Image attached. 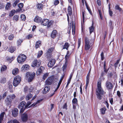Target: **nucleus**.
<instances>
[{
  "label": "nucleus",
  "mask_w": 123,
  "mask_h": 123,
  "mask_svg": "<svg viewBox=\"0 0 123 123\" xmlns=\"http://www.w3.org/2000/svg\"><path fill=\"white\" fill-rule=\"evenodd\" d=\"M54 48H51L49 49L46 53V56L47 59L48 60H50L51 58L50 53L54 49Z\"/></svg>",
  "instance_id": "9d476101"
},
{
  "label": "nucleus",
  "mask_w": 123,
  "mask_h": 123,
  "mask_svg": "<svg viewBox=\"0 0 123 123\" xmlns=\"http://www.w3.org/2000/svg\"><path fill=\"white\" fill-rule=\"evenodd\" d=\"M41 64V61L40 60H35L33 61L31 65V66L32 67H39Z\"/></svg>",
  "instance_id": "0eeeda50"
},
{
  "label": "nucleus",
  "mask_w": 123,
  "mask_h": 123,
  "mask_svg": "<svg viewBox=\"0 0 123 123\" xmlns=\"http://www.w3.org/2000/svg\"><path fill=\"white\" fill-rule=\"evenodd\" d=\"M70 46L69 44L67 42L65 43L62 46V49H66V50H68L69 47Z\"/></svg>",
  "instance_id": "f3484780"
},
{
  "label": "nucleus",
  "mask_w": 123,
  "mask_h": 123,
  "mask_svg": "<svg viewBox=\"0 0 123 123\" xmlns=\"http://www.w3.org/2000/svg\"><path fill=\"white\" fill-rule=\"evenodd\" d=\"M7 96H9V98H11V100L13 99L16 96L14 94H12L10 95H8Z\"/></svg>",
  "instance_id": "49530a36"
},
{
  "label": "nucleus",
  "mask_w": 123,
  "mask_h": 123,
  "mask_svg": "<svg viewBox=\"0 0 123 123\" xmlns=\"http://www.w3.org/2000/svg\"><path fill=\"white\" fill-rule=\"evenodd\" d=\"M90 39L88 37L85 38V50H88L90 48V43L89 42Z\"/></svg>",
  "instance_id": "6e6552de"
},
{
  "label": "nucleus",
  "mask_w": 123,
  "mask_h": 123,
  "mask_svg": "<svg viewBox=\"0 0 123 123\" xmlns=\"http://www.w3.org/2000/svg\"><path fill=\"white\" fill-rule=\"evenodd\" d=\"M68 11L69 15H71L72 13V10L70 6L68 7Z\"/></svg>",
  "instance_id": "ea45409f"
},
{
  "label": "nucleus",
  "mask_w": 123,
  "mask_h": 123,
  "mask_svg": "<svg viewBox=\"0 0 123 123\" xmlns=\"http://www.w3.org/2000/svg\"><path fill=\"white\" fill-rule=\"evenodd\" d=\"M42 18L37 16L35 18L34 21L35 22L37 23H41Z\"/></svg>",
  "instance_id": "4be33fe9"
},
{
  "label": "nucleus",
  "mask_w": 123,
  "mask_h": 123,
  "mask_svg": "<svg viewBox=\"0 0 123 123\" xmlns=\"http://www.w3.org/2000/svg\"><path fill=\"white\" fill-rule=\"evenodd\" d=\"M18 6L20 9H21L23 7V4L22 3H20L18 5Z\"/></svg>",
  "instance_id": "bf43d9fd"
},
{
  "label": "nucleus",
  "mask_w": 123,
  "mask_h": 123,
  "mask_svg": "<svg viewBox=\"0 0 123 123\" xmlns=\"http://www.w3.org/2000/svg\"><path fill=\"white\" fill-rule=\"evenodd\" d=\"M49 73H46L45 74L43 75V80H45V79L48 77V76Z\"/></svg>",
  "instance_id": "603ef678"
},
{
  "label": "nucleus",
  "mask_w": 123,
  "mask_h": 123,
  "mask_svg": "<svg viewBox=\"0 0 123 123\" xmlns=\"http://www.w3.org/2000/svg\"><path fill=\"white\" fill-rule=\"evenodd\" d=\"M26 102L24 101H22L18 105V108H24V106L25 105Z\"/></svg>",
  "instance_id": "b1692460"
},
{
  "label": "nucleus",
  "mask_w": 123,
  "mask_h": 123,
  "mask_svg": "<svg viewBox=\"0 0 123 123\" xmlns=\"http://www.w3.org/2000/svg\"><path fill=\"white\" fill-rule=\"evenodd\" d=\"M115 9L116 10H118L119 11H121V8H120L119 6L118 5H117L115 7Z\"/></svg>",
  "instance_id": "680f3d73"
},
{
  "label": "nucleus",
  "mask_w": 123,
  "mask_h": 123,
  "mask_svg": "<svg viewBox=\"0 0 123 123\" xmlns=\"http://www.w3.org/2000/svg\"><path fill=\"white\" fill-rule=\"evenodd\" d=\"M7 123H19L16 120L14 119L13 120H11L9 121Z\"/></svg>",
  "instance_id": "58836bf2"
},
{
  "label": "nucleus",
  "mask_w": 123,
  "mask_h": 123,
  "mask_svg": "<svg viewBox=\"0 0 123 123\" xmlns=\"http://www.w3.org/2000/svg\"><path fill=\"white\" fill-rule=\"evenodd\" d=\"M21 117L22 121L24 122H26L28 119V115L26 113L22 114L21 115Z\"/></svg>",
  "instance_id": "1a4fd4ad"
},
{
  "label": "nucleus",
  "mask_w": 123,
  "mask_h": 123,
  "mask_svg": "<svg viewBox=\"0 0 123 123\" xmlns=\"http://www.w3.org/2000/svg\"><path fill=\"white\" fill-rule=\"evenodd\" d=\"M77 99L75 98H74L72 100V103L73 104H76L77 102Z\"/></svg>",
  "instance_id": "5fc2aeb1"
},
{
  "label": "nucleus",
  "mask_w": 123,
  "mask_h": 123,
  "mask_svg": "<svg viewBox=\"0 0 123 123\" xmlns=\"http://www.w3.org/2000/svg\"><path fill=\"white\" fill-rule=\"evenodd\" d=\"M101 59L102 60H103L104 58V53L103 52H102L101 54Z\"/></svg>",
  "instance_id": "774afa93"
},
{
  "label": "nucleus",
  "mask_w": 123,
  "mask_h": 123,
  "mask_svg": "<svg viewBox=\"0 0 123 123\" xmlns=\"http://www.w3.org/2000/svg\"><path fill=\"white\" fill-rule=\"evenodd\" d=\"M97 87V95L98 98L99 99H101V96L100 94L103 95L105 92L101 87V82L100 81H98Z\"/></svg>",
  "instance_id": "f257e3e1"
},
{
  "label": "nucleus",
  "mask_w": 123,
  "mask_h": 123,
  "mask_svg": "<svg viewBox=\"0 0 123 123\" xmlns=\"http://www.w3.org/2000/svg\"><path fill=\"white\" fill-rule=\"evenodd\" d=\"M6 79L5 78H3L0 80V82L2 84H4L6 82Z\"/></svg>",
  "instance_id": "09e8293b"
},
{
  "label": "nucleus",
  "mask_w": 123,
  "mask_h": 123,
  "mask_svg": "<svg viewBox=\"0 0 123 123\" xmlns=\"http://www.w3.org/2000/svg\"><path fill=\"white\" fill-rule=\"evenodd\" d=\"M41 45V42L40 41H37L36 43L35 47L36 49L39 47Z\"/></svg>",
  "instance_id": "72a5a7b5"
},
{
  "label": "nucleus",
  "mask_w": 123,
  "mask_h": 123,
  "mask_svg": "<svg viewBox=\"0 0 123 123\" xmlns=\"http://www.w3.org/2000/svg\"><path fill=\"white\" fill-rule=\"evenodd\" d=\"M18 68H15L12 71V74L14 75H16L18 73Z\"/></svg>",
  "instance_id": "c85d7f7f"
},
{
  "label": "nucleus",
  "mask_w": 123,
  "mask_h": 123,
  "mask_svg": "<svg viewBox=\"0 0 123 123\" xmlns=\"http://www.w3.org/2000/svg\"><path fill=\"white\" fill-rule=\"evenodd\" d=\"M93 22L92 25L89 28L90 30V33L91 34L92 32L94 30V27L93 26Z\"/></svg>",
  "instance_id": "7c9ffc66"
},
{
  "label": "nucleus",
  "mask_w": 123,
  "mask_h": 123,
  "mask_svg": "<svg viewBox=\"0 0 123 123\" xmlns=\"http://www.w3.org/2000/svg\"><path fill=\"white\" fill-rule=\"evenodd\" d=\"M44 69V68L43 66H41L37 70L36 74L37 75H39L43 73Z\"/></svg>",
  "instance_id": "ddd939ff"
},
{
  "label": "nucleus",
  "mask_w": 123,
  "mask_h": 123,
  "mask_svg": "<svg viewBox=\"0 0 123 123\" xmlns=\"http://www.w3.org/2000/svg\"><path fill=\"white\" fill-rule=\"evenodd\" d=\"M15 11L13 9L9 13V16L10 17L12 16L15 13Z\"/></svg>",
  "instance_id": "e433bc0d"
},
{
  "label": "nucleus",
  "mask_w": 123,
  "mask_h": 123,
  "mask_svg": "<svg viewBox=\"0 0 123 123\" xmlns=\"http://www.w3.org/2000/svg\"><path fill=\"white\" fill-rule=\"evenodd\" d=\"M40 102V100H38L36 103H34L33 104H32L31 106H35L37 104H38Z\"/></svg>",
  "instance_id": "4d7b16f0"
},
{
  "label": "nucleus",
  "mask_w": 123,
  "mask_h": 123,
  "mask_svg": "<svg viewBox=\"0 0 123 123\" xmlns=\"http://www.w3.org/2000/svg\"><path fill=\"white\" fill-rule=\"evenodd\" d=\"M63 77L62 76L61 78H60V80L59 81V83L58 84V86L56 88V89L55 90V92L57 91V90L59 88L61 83L63 79Z\"/></svg>",
  "instance_id": "a878e982"
},
{
  "label": "nucleus",
  "mask_w": 123,
  "mask_h": 123,
  "mask_svg": "<svg viewBox=\"0 0 123 123\" xmlns=\"http://www.w3.org/2000/svg\"><path fill=\"white\" fill-rule=\"evenodd\" d=\"M19 18V16L18 15H15L13 17V19L14 20L17 21L18 20Z\"/></svg>",
  "instance_id": "79ce46f5"
},
{
  "label": "nucleus",
  "mask_w": 123,
  "mask_h": 123,
  "mask_svg": "<svg viewBox=\"0 0 123 123\" xmlns=\"http://www.w3.org/2000/svg\"><path fill=\"white\" fill-rule=\"evenodd\" d=\"M43 5L41 4H38L37 6L38 9L39 10H41L42 8Z\"/></svg>",
  "instance_id": "a18cd8bd"
},
{
  "label": "nucleus",
  "mask_w": 123,
  "mask_h": 123,
  "mask_svg": "<svg viewBox=\"0 0 123 123\" xmlns=\"http://www.w3.org/2000/svg\"><path fill=\"white\" fill-rule=\"evenodd\" d=\"M53 77H49L45 81L46 84L47 85H50L53 82Z\"/></svg>",
  "instance_id": "9b49d317"
},
{
  "label": "nucleus",
  "mask_w": 123,
  "mask_h": 123,
  "mask_svg": "<svg viewBox=\"0 0 123 123\" xmlns=\"http://www.w3.org/2000/svg\"><path fill=\"white\" fill-rule=\"evenodd\" d=\"M80 6L81 7L82 11V14L83 16V20L81 21V30L82 32L84 33L83 29L84 28V0H80Z\"/></svg>",
  "instance_id": "f03ea898"
},
{
  "label": "nucleus",
  "mask_w": 123,
  "mask_h": 123,
  "mask_svg": "<svg viewBox=\"0 0 123 123\" xmlns=\"http://www.w3.org/2000/svg\"><path fill=\"white\" fill-rule=\"evenodd\" d=\"M55 62V60L54 59H52L48 63V66L50 67H52L54 65Z\"/></svg>",
  "instance_id": "4468645a"
},
{
  "label": "nucleus",
  "mask_w": 123,
  "mask_h": 123,
  "mask_svg": "<svg viewBox=\"0 0 123 123\" xmlns=\"http://www.w3.org/2000/svg\"><path fill=\"white\" fill-rule=\"evenodd\" d=\"M110 5H109V14L110 16H112V15L113 12H112V11L110 10Z\"/></svg>",
  "instance_id": "13d9d810"
},
{
  "label": "nucleus",
  "mask_w": 123,
  "mask_h": 123,
  "mask_svg": "<svg viewBox=\"0 0 123 123\" xmlns=\"http://www.w3.org/2000/svg\"><path fill=\"white\" fill-rule=\"evenodd\" d=\"M71 55V53H69V51H67V54L65 55V62L68 63L69 61V58L70 56Z\"/></svg>",
  "instance_id": "2eb2a0df"
},
{
  "label": "nucleus",
  "mask_w": 123,
  "mask_h": 123,
  "mask_svg": "<svg viewBox=\"0 0 123 123\" xmlns=\"http://www.w3.org/2000/svg\"><path fill=\"white\" fill-rule=\"evenodd\" d=\"M106 86L108 90L112 89L113 87L112 84L108 81H107L106 82Z\"/></svg>",
  "instance_id": "f8f14e48"
},
{
  "label": "nucleus",
  "mask_w": 123,
  "mask_h": 123,
  "mask_svg": "<svg viewBox=\"0 0 123 123\" xmlns=\"http://www.w3.org/2000/svg\"><path fill=\"white\" fill-rule=\"evenodd\" d=\"M29 90L28 89V87L26 86L24 88V91L25 93H26L29 91Z\"/></svg>",
  "instance_id": "6e6d98bb"
},
{
  "label": "nucleus",
  "mask_w": 123,
  "mask_h": 123,
  "mask_svg": "<svg viewBox=\"0 0 123 123\" xmlns=\"http://www.w3.org/2000/svg\"><path fill=\"white\" fill-rule=\"evenodd\" d=\"M14 56H12L11 57H8L7 58V60L10 62H12L14 59Z\"/></svg>",
  "instance_id": "4c0bfd02"
},
{
  "label": "nucleus",
  "mask_w": 123,
  "mask_h": 123,
  "mask_svg": "<svg viewBox=\"0 0 123 123\" xmlns=\"http://www.w3.org/2000/svg\"><path fill=\"white\" fill-rule=\"evenodd\" d=\"M72 33L73 35L75 34V24L73 21L72 22Z\"/></svg>",
  "instance_id": "5701e85b"
},
{
  "label": "nucleus",
  "mask_w": 123,
  "mask_h": 123,
  "mask_svg": "<svg viewBox=\"0 0 123 123\" xmlns=\"http://www.w3.org/2000/svg\"><path fill=\"white\" fill-rule=\"evenodd\" d=\"M81 38L79 39L78 41V48H79L80 45L81 41Z\"/></svg>",
  "instance_id": "0e129e2a"
},
{
  "label": "nucleus",
  "mask_w": 123,
  "mask_h": 123,
  "mask_svg": "<svg viewBox=\"0 0 123 123\" xmlns=\"http://www.w3.org/2000/svg\"><path fill=\"white\" fill-rule=\"evenodd\" d=\"M5 114L4 112H3L1 113L0 115V120L2 121L3 119L4 115Z\"/></svg>",
  "instance_id": "a19ab883"
},
{
  "label": "nucleus",
  "mask_w": 123,
  "mask_h": 123,
  "mask_svg": "<svg viewBox=\"0 0 123 123\" xmlns=\"http://www.w3.org/2000/svg\"><path fill=\"white\" fill-rule=\"evenodd\" d=\"M21 80V77L19 76H15L13 81V85L15 87L17 86L20 83Z\"/></svg>",
  "instance_id": "20e7f679"
},
{
  "label": "nucleus",
  "mask_w": 123,
  "mask_h": 123,
  "mask_svg": "<svg viewBox=\"0 0 123 123\" xmlns=\"http://www.w3.org/2000/svg\"><path fill=\"white\" fill-rule=\"evenodd\" d=\"M19 108L20 109V113H22L24 112V110H25V109H26V108H25V107L24 108H24Z\"/></svg>",
  "instance_id": "e2e57ef3"
},
{
  "label": "nucleus",
  "mask_w": 123,
  "mask_h": 123,
  "mask_svg": "<svg viewBox=\"0 0 123 123\" xmlns=\"http://www.w3.org/2000/svg\"><path fill=\"white\" fill-rule=\"evenodd\" d=\"M32 36L31 34H29L27 36L26 38L28 39H30L32 37Z\"/></svg>",
  "instance_id": "052dcab7"
},
{
  "label": "nucleus",
  "mask_w": 123,
  "mask_h": 123,
  "mask_svg": "<svg viewBox=\"0 0 123 123\" xmlns=\"http://www.w3.org/2000/svg\"><path fill=\"white\" fill-rule=\"evenodd\" d=\"M23 40L22 39H19L17 41V44L18 46H20L21 44L23 42Z\"/></svg>",
  "instance_id": "c9c22d12"
},
{
  "label": "nucleus",
  "mask_w": 123,
  "mask_h": 123,
  "mask_svg": "<svg viewBox=\"0 0 123 123\" xmlns=\"http://www.w3.org/2000/svg\"><path fill=\"white\" fill-rule=\"evenodd\" d=\"M85 5H86V8L87 10H88V11L90 13V14L92 15V12L89 6L88 5V4L86 3L85 1Z\"/></svg>",
  "instance_id": "bb28decb"
},
{
  "label": "nucleus",
  "mask_w": 123,
  "mask_h": 123,
  "mask_svg": "<svg viewBox=\"0 0 123 123\" xmlns=\"http://www.w3.org/2000/svg\"><path fill=\"white\" fill-rule=\"evenodd\" d=\"M4 5L3 4H0V9L4 8Z\"/></svg>",
  "instance_id": "338daca9"
},
{
  "label": "nucleus",
  "mask_w": 123,
  "mask_h": 123,
  "mask_svg": "<svg viewBox=\"0 0 123 123\" xmlns=\"http://www.w3.org/2000/svg\"><path fill=\"white\" fill-rule=\"evenodd\" d=\"M20 17L22 20L23 21H25V19L26 17L25 16L24 14H21Z\"/></svg>",
  "instance_id": "3c124183"
},
{
  "label": "nucleus",
  "mask_w": 123,
  "mask_h": 123,
  "mask_svg": "<svg viewBox=\"0 0 123 123\" xmlns=\"http://www.w3.org/2000/svg\"><path fill=\"white\" fill-rule=\"evenodd\" d=\"M32 96V95L31 93L27 95L26 96L25 99L27 100H29Z\"/></svg>",
  "instance_id": "f704fd0d"
},
{
  "label": "nucleus",
  "mask_w": 123,
  "mask_h": 123,
  "mask_svg": "<svg viewBox=\"0 0 123 123\" xmlns=\"http://www.w3.org/2000/svg\"><path fill=\"white\" fill-rule=\"evenodd\" d=\"M57 33V32L56 30H53L51 35V37L53 38H54L56 37Z\"/></svg>",
  "instance_id": "393cba45"
},
{
  "label": "nucleus",
  "mask_w": 123,
  "mask_h": 123,
  "mask_svg": "<svg viewBox=\"0 0 123 123\" xmlns=\"http://www.w3.org/2000/svg\"><path fill=\"white\" fill-rule=\"evenodd\" d=\"M9 96H7L6 99L5 101L7 105H10L12 102L11 98H9Z\"/></svg>",
  "instance_id": "a211bd4d"
},
{
  "label": "nucleus",
  "mask_w": 123,
  "mask_h": 123,
  "mask_svg": "<svg viewBox=\"0 0 123 123\" xmlns=\"http://www.w3.org/2000/svg\"><path fill=\"white\" fill-rule=\"evenodd\" d=\"M26 56L25 55L20 54L18 56L17 58V60L18 62L20 63H22L26 60Z\"/></svg>",
  "instance_id": "39448f33"
},
{
  "label": "nucleus",
  "mask_w": 123,
  "mask_h": 123,
  "mask_svg": "<svg viewBox=\"0 0 123 123\" xmlns=\"http://www.w3.org/2000/svg\"><path fill=\"white\" fill-rule=\"evenodd\" d=\"M43 53V52L42 50H40L38 51V54L37 56V57L39 58L42 55Z\"/></svg>",
  "instance_id": "37998d69"
},
{
  "label": "nucleus",
  "mask_w": 123,
  "mask_h": 123,
  "mask_svg": "<svg viewBox=\"0 0 123 123\" xmlns=\"http://www.w3.org/2000/svg\"><path fill=\"white\" fill-rule=\"evenodd\" d=\"M106 110V109L105 107H103L100 109V112L101 113L102 115H104L105 114V111Z\"/></svg>",
  "instance_id": "473e14b6"
},
{
  "label": "nucleus",
  "mask_w": 123,
  "mask_h": 123,
  "mask_svg": "<svg viewBox=\"0 0 123 123\" xmlns=\"http://www.w3.org/2000/svg\"><path fill=\"white\" fill-rule=\"evenodd\" d=\"M90 71H89V72L88 73L86 77V87L85 88L86 89L87 88V86L88 85V84L89 83V76L90 75Z\"/></svg>",
  "instance_id": "412c9836"
},
{
  "label": "nucleus",
  "mask_w": 123,
  "mask_h": 123,
  "mask_svg": "<svg viewBox=\"0 0 123 123\" xmlns=\"http://www.w3.org/2000/svg\"><path fill=\"white\" fill-rule=\"evenodd\" d=\"M35 73H34L27 72V73L26 76L28 79L29 82H31L33 79Z\"/></svg>",
  "instance_id": "423d86ee"
},
{
  "label": "nucleus",
  "mask_w": 123,
  "mask_h": 123,
  "mask_svg": "<svg viewBox=\"0 0 123 123\" xmlns=\"http://www.w3.org/2000/svg\"><path fill=\"white\" fill-rule=\"evenodd\" d=\"M68 63L65 62V64L63 65L62 68L63 71H64L65 70L67 67Z\"/></svg>",
  "instance_id": "c03bdc74"
},
{
  "label": "nucleus",
  "mask_w": 123,
  "mask_h": 123,
  "mask_svg": "<svg viewBox=\"0 0 123 123\" xmlns=\"http://www.w3.org/2000/svg\"><path fill=\"white\" fill-rule=\"evenodd\" d=\"M7 68V67L5 65H3L2 66L1 69V71L3 72L4 71H6Z\"/></svg>",
  "instance_id": "2f4dec72"
},
{
  "label": "nucleus",
  "mask_w": 123,
  "mask_h": 123,
  "mask_svg": "<svg viewBox=\"0 0 123 123\" xmlns=\"http://www.w3.org/2000/svg\"><path fill=\"white\" fill-rule=\"evenodd\" d=\"M16 47H14L11 46L8 49V51L11 53L13 52L16 50Z\"/></svg>",
  "instance_id": "cd10ccee"
},
{
  "label": "nucleus",
  "mask_w": 123,
  "mask_h": 123,
  "mask_svg": "<svg viewBox=\"0 0 123 123\" xmlns=\"http://www.w3.org/2000/svg\"><path fill=\"white\" fill-rule=\"evenodd\" d=\"M19 2V0H16L14 3L13 4V6L14 7L16 6L17 4Z\"/></svg>",
  "instance_id": "864d4df0"
},
{
  "label": "nucleus",
  "mask_w": 123,
  "mask_h": 123,
  "mask_svg": "<svg viewBox=\"0 0 123 123\" xmlns=\"http://www.w3.org/2000/svg\"><path fill=\"white\" fill-rule=\"evenodd\" d=\"M11 4L10 3L8 2L6 6L5 9L6 10H8L10 9L11 7Z\"/></svg>",
  "instance_id": "c756f323"
},
{
  "label": "nucleus",
  "mask_w": 123,
  "mask_h": 123,
  "mask_svg": "<svg viewBox=\"0 0 123 123\" xmlns=\"http://www.w3.org/2000/svg\"><path fill=\"white\" fill-rule=\"evenodd\" d=\"M31 104V102L29 101L27 102L26 105H25V108H27Z\"/></svg>",
  "instance_id": "8fccbe9b"
},
{
  "label": "nucleus",
  "mask_w": 123,
  "mask_h": 123,
  "mask_svg": "<svg viewBox=\"0 0 123 123\" xmlns=\"http://www.w3.org/2000/svg\"><path fill=\"white\" fill-rule=\"evenodd\" d=\"M29 66L28 65L25 64L21 68V70L22 71H24L29 69Z\"/></svg>",
  "instance_id": "6ab92c4d"
},
{
  "label": "nucleus",
  "mask_w": 123,
  "mask_h": 123,
  "mask_svg": "<svg viewBox=\"0 0 123 123\" xmlns=\"http://www.w3.org/2000/svg\"><path fill=\"white\" fill-rule=\"evenodd\" d=\"M14 37V35L13 34H11L8 37V38L9 40H12L13 39Z\"/></svg>",
  "instance_id": "de8ad7c7"
},
{
  "label": "nucleus",
  "mask_w": 123,
  "mask_h": 123,
  "mask_svg": "<svg viewBox=\"0 0 123 123\" xmlns=\"http://www.w3.org/2000/svg\"><path fill=\"white\" fill-rule=\"evenodd\" d=\"M18 113V110L17 108H14L12 111V115L14 117H16L17 116Z\"/></svg>",
  "instance_id": "dca6fc26"
},
{
  "label": "nucleus",
  "mask_w": 123,
  "mask_h": 123,
  "mask_svg": "<svg viewBox=\"0 0 123 123\" xmlns=\"http://www.w3.org/2000/svg\"><path fill=\"white\" fill-rule=\"evenodd\" d=\"M54 23V22L53 21L51 20L49 21V19H44L42 20L41 24L44 26H47V28H48L52 26Z\"/></svg>",
  "instance_id": "7ed1b4c3"
},
{
  "label": "nucleus",
  "mask_w": 123,
  "mask_h": 123,
  "mask_svg": "<svg viewBox=\"0 0 123 123\" xmlns=\"http://www.w3.org/2000/svg\"><path fill=\"white\" fill-rule=\"evenodd\" d=\"M49 86L48 85L46 86L43 91V93L44 94L48 92L49 91Z\"/></svg>",
  "instance_id": "aec40b11"
},
{
  "label": "nucleus",
  "mask_w": 123,
  "mask_h": 123,
  "mask_svg": "<svg viewBox=\"0 0 123 123\" xmlns=\"http://www.w3.org/2000/svg\"><path fill=\"white\" fill-rule=\"evenodd\" d=\"M59 3V1L58 0H55L54 2V4L56 5Z\"/></svg>",
  "instance_id": "69168bd1"
}]
</instances>
